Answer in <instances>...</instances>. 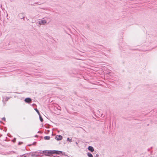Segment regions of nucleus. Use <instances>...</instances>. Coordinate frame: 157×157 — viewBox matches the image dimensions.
I'll use <instances>...</instances> for the list:
<instances>
[{"instance_id": "nucleus-1", "label": "nucleus", "mask_w": 157, "mask_h": 157, "mask_svg": "<svg viewBox=\"0 0 157 157\" xmlns=\"http://www.w3.org/2000/svg\"><path fill=\"white\" fill-rule=\"evenodd\" d=\"M47 21L46 20L42 19L38 21V24L39 25H44L46 23Z\"/></svg>"}, {"instance_id": "nucleus-2", "label": "nucleus", "mask_w": 157, "mask_h": 157, "mask_svg": "<svg viewBox=\"0 0 157 157\" xmlns=\"http://www.w3.org/2000/svg\"><path fill=\"white\" fill-rule=\"evenodd\" d=\"M55 138L57 140H60L62 139L63 137L61 135H57L55 137Z\"/></svg>"}, {"instance_id": "nucleus-3", "label": "nucleus", "mask_w": 157, "mask_h": 157, "mask_svg": "<svg viewBox=\"0 0 157 157\" xmlns=\"http://www.w3.org/2000/svg\"><path fill=\"white\" fill-rule=\"evenodd\" d=\"M63 152H63L61 151L54 150V154H56L59 155L60 154H62L63 155L64 154Z\"/></svg>"}, {"instance_id": "nucleus-4", "label": "nucleus", "mask_w": 157, "mask_h": 157, "mask_svg": "<svg viewBox=\"0 0 157 157\" xmlns=\"http://www.w3.org/2000/svg\"><path fill=\"white\" fill-rule=\"evenodd\" d=\"M25 101L26 103H30L32 101V100L30 98H28L25 99Z\"/></svg>"}, {"instance_id": "nucleus-5", "label": "nucleus", "mask_w": 157, "mask_h": 157, "mask_svg": "<svg viewBox=\"0 0 157 157\" xmlns=\"http://www.w3.org/2000/svg\"><path fill=\"white\" fill-rule=\"evenodd\" d=\"M88 149L89 151L91 152H93L94 150V148L91 146H89L88 147Z\"/></svg>"}, {"instance_id": "nucleus-6", "label": "nucleus", "mask_w": 157, "mask_h": 157, "mask_svg": "<svg viewBox=\"0 0 157 157\" xmlns=\"http://www.w3.org/2000/svg\"><path fill=\"white\" fill-rule=\"evenodd\" d=\"M47 153L51 155L54 154V150L48 151Z\"/></svg>"}, {"instance_id": "nucleus-7", "label": "nucleus", "mask_w": 157, "mask_h": 157, "mask_svg": "<svg viewBox=\"0 0 157 157\" xmlns=\"http://www.w3.org/2000/svg\"><path fill=\"white\" fill-rule=\"evenodd\" d=\"M44 139L46 140H49L50 139V137L49 136H45L44 137Z\"/></svg>"}, {"instance_id": "nucleus-8", "label": "nucleus", "mask_w": 157, "mask_h": 157, "mask_svg": "<svg viewBox=\"0 0 157 157\" xmlns=\"http://www.w3.org/2000/svg\"><path fill=\"white\" fill-rule=\"evenodd\" d=\"M87 155L89 157H93V155L90 153H87Z\"/></svg>"}, {"instance_id": "nucleus-9", "label": "nucleus", "mask_w": 157, "mask_h": 157, "mask_svg": "<svg viewBox=\"0 0 157 157\" xmlns=\"http://www.w3.org/2000/svg\"><path fill=\"white\" fill-rule=\"evenodd\" d=\"M39 118H40V121H41V122H42L43 121V119L42 118V117L40 115H39Z\"/></svg>"}, {"instance_id": "nucleus-10", "label": "nucleus", "mask_w": 157, "mask_h": 157, "mask_svg": "<svg viewBox=\"0 0 157 157\" xmlns=\"http://www.w3.org/2000/svg\"><path fill=\"white\" fill-rule=\"evenodd\" d=\"M35 110L36 112L38 114V115H40V113L39 112V111H38V110L36 109V108H35L34 109Z\"/></svg>"}, {"instance_id": "nucleus-11", "label": "nucleus", "mask_w": 157, "mask_h": 157, "mask_svg": "<svg viewBox=\"0 0 157 157\" xmlns=\"http://www.w3.org/2000/svg\"><path fill=\"white\" fill-rule=\"evenodd\" d=\"M67 140L69 141V142H71L72 141L71 139H69V138H67Z\"/></svg>"}, {"instance_id": "nucleus-12", "label": "nucleus", "mask_w": 157, "mask_h": 157, "mask_svg": "<svg viewBox=\"0 0 157 157\" xmlns=\"http://www.w3.org/2000/svg\"><path fill=\"white\" fill-rule=\"evenodd\" d=\"M9 99V98H8V97H6V98H5V100L6 101H7L8 100V99Z\"/></svg>"}, {"instance_id": "nucleus-13", "label": "nucleus", "mask_w": 157, "mask_h": 157, "mask_svg": "<svg viewBox=\"0 0 157 157\" xmlns=\"http://www.w3.org/2000/svg\"><path fill=\"white\" fill-rule=\"evenodd\" d=\"M2 120L4 121H6V118L4 117H3L2 118Z\"/></svg>"}, {"instance_id": "nucleus-14", "label": "nucleus", "mask_w": 157, "mask_h": 157, "mask_svg": "<svg viewBox=\"0 0 157 157\" xmlns=\"http://www.w3.org/2000/svg\"><path fill=\"white\" fill-rule=\"evenodd\" d=\"M95 157H99V155L98 154H96Z\"/></svg>"}, {"instance_id": "nucleus-15", "label": "nucleus", "mask_w": 157, "mask_h": 157, "mask_svg": "<svg viewBox=\"0 0 157 157\" xmlns=\"http://www.w3.org/2000/svg\"><path fill=\"white\" fill-rule=\"evenodd\" d=\"M22 143H22V142H19V143H18V144H19V145H20V144H22Z\"/></svg>"}, {"instance_id": "nucleus-16", "label": "nucleus", "mask_w": 157, "mask_h": 157, "mask_svg": "<svg viewBox=\"0 0 157 157\" xmlns=\"http://www.w3.org/2000/svg\"><path fill=\"white\" fill-rule=\"evenodd\" d=\"M36 144V142H34L33 143V144L35 145Z\"/></svg>"}, {"instance_id": "nucleus-17", "label": "nucleus", "mask_w": 157, "mask_h": 157, "mask_svg": "<svg viewBox=\"0 0 157 157\" xmlns=\"http://www.w3.org/2000/svg\"><path fill=\"white\" fill-rule=\"evenodd\" d=\"M109 75L110 74V72H109Z\"/></svg>"}, {"instance_id": "nucleus-18", "label": "nucleus", "mask_w": 157, "mask_h": 157, "mask_svg": "<svg viewBox=\"0 0 157 157\" xmlns=\"http://www.w3.org/2000/svg\"><path fill=\"white\" fill-rule=\"evenodd\" d=\"M23 18H24V17H23Z\"/></svg>"}, {"instance_id": "nucleus-19", "label": "nucleus", "mask_w": 157, "mask_h": 157, "mask_svg": "<svg viewBox=\"0 0 157 157\" xmlns=\"http://www.w3.org/2000/svg\"><path fill=\"white\" fill-rule=\"evenodd\" d=\"M14 139H15V140H16L15 138H14Z\"/></svg>"}, {"instance_id": "nucleus-20", "label": "nucleus", "mask_w": 157, "mask_h": 157, "mask_svg": "<svg viewBox=\"0 0 157 157\" xmlns=\"http://www.w3.org/2000/svg\"><path fill=\"white\" fill-rule=\"evenodd\" d=\"M20 15H21V14H19V16Z\"/></svg>"}, {"instance_id": "nucleus-21", "label": "nucleus", "mask_w": 157, "mask_h": 157, "mask_svg": "<svg viewBox=\"0 0 157 157\" xmlns=\"http://www.w3.org/2000/svg\"><path fill=\"white\" fill-rule=\"evenodd\" d=\"M31 144L29 145V146H31Z\"/></svg>"}]
</instances>
